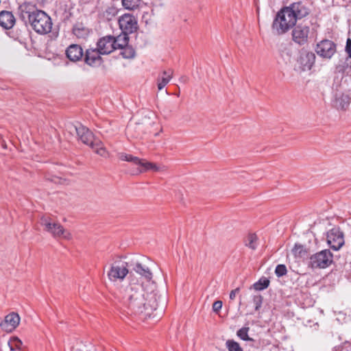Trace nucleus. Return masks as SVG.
Here are the masks:
<instances>
[{"instance_id":"obj_1","label":"nucleus","mask_w":351,"mask_h":351,"mask_svg":"<svg viewBox=\"0 0 351 351\" xmlns=\"http://www.w3.org/2000/svg\"><path fill=\"white\" fill-rule=\"evenodd\" d=\"M121 311L128 315H150L158 306L155 295L146 293L143 286L132 278L121 291Z\"/></svg>"},{"instance_id":"obj_2","label":"nucleus","mask_w":351,"mask_h":351,"mask_svg":"<svg viewBox=\"0 0 351 351\" xmlns=\"http://www.w3.org/2000/svg\"><path fill=\"white\" fill-rule=\"evenodd\" d=\"M310 9L304 1H300L280 9L272 23V29L277 35H282L293 28L298 19L308 16Z\"/></svg>"},{"instance_id":"obj_3","label":"nucleus","mask_w":351,"mask_h":351,"mask_svg":"<svg viewBox=\"0 0 351 351\" xmlns=\"http://www.w3.org/2000/svg\"><path fill=\"white\" fill-rule=\"evenodd\" d=\"M18 13L20 19L39 34H47L51 31V17L44 11L38 9L36 5L25 2L19 5Z\"/></svg>"},{"instance_id":"obj_4","label":"nucleus","mask_w":351,"mask_h":351,"mask_svg":"<svg viewBox=\"0 0 351 351\" xmlns=\"http://www.w3.org/2000/svg\"><path fill=\"white\" fill-rule=\"evenodd\" d=\"M66 130L71 135L76 134L79 140L84 144L89 145L97 154L106 157L108 152L102 141L96 138L88 128L80 123L76 124L69 123L66 126Z\"/></svg>"},{"instance_id":"obj_5","label":"nucleus","mask_w":351,"mask_h":351,"mask_svg":"<svg viewBox=\"0 0 351 351\" xmlns=\"http://www.w3.org/2000/svg\"><path fill=\"white\" fill-rule=\"evenodd\" d=\"M40 223L45 231L50 233L55 238L63 237L67 240L72 238L71 234L65 230L60 223L55 222L47 216H43L40 218Z\"/></svg>"},{"instance_id":"obj_6","label":"nucleus","mask_w":351,"mask_h":351,"mask_svg":"<svg viewBox=\"0 0 351 351\" xmlns=\"http://www.w3.org/2000/svg\"><path fill=\"white\" fill-rule=\"evenodd\" d=\"M315 55L304 49L300 50L293 64L294 70L298 72L309 71L315 64Z\"/></svg>"},{"instance_id":"obj_7","label":"nucleus","mask_w":351,"mask_h":351,"mask_svg":"<svg viewBox=\"0 0 351 351\" xmlns=\"http://www.w3.org/2000/svg\"><path fill=\"white\" fill-rule=\"evenodd\" d=\"M129 268H130V262L116 261L112 264L108 272V276L111 281L122 280L129 274Z\"/></svg>"},{"instance_id":"obj_8","label":"nucleus","mask_w":351,"mask_h":351,"mask_svg":"<svg viewBox=\"0 0 351 351\" xmlns=\"http://www.w3.org/2000/svg\"><path fill=\"white\" fill-rule=\"evenodd\" d=\"M332 263V254L329 250H324L310 257L309 265L312 268H326Z\"/></svg>"},{"instance_id":"obj_9","label":"nucleus","mask_w":351,"mask_h":351,"mask_svg":"<svg viewBox=\"0 0 351 351\" xmlns=\"http://www.w3.org/2000/svg\"><path fill=\"white\" fill-rule=\"evenodd\" d=\"M337 45L330 40H323L317 44L315 52L317 54L326 59H330L336 53Z\"/></svg>"},{"instance_id":"obj_10","label":"nucleus","mask_w":351,"mask_h":351,"mask_svg":"<svg viewBox=\"0 0 351 351\" xmlns=\"http://www.w3.org/2000/svg\"><path fill=\"white\" fill-rule=\"evenodd\" d=\"M326 239L328 245L334 250H339L344 245L343 232L339 228H333L329 230Z\"/></svg>"},{"instance_id":"obj_11","label":"nucleus","mask_w":351,"mask_h":351,"mask_svg":"<svg viewBox=\"0 0 351 351\" xmlns=\"http://www.w3.org/2000/svg\"><path fill=\"white\" fill-rule=\"evenodd\" d=\"M130 280L133 278L136 282L135 278L133 276V271L140 276V278L145 280L146 282H150L152 280L153 274L150 269L138 262L134 263L130 262Z\"/></svg>"},{"instance_id":"obj_12","label":"nucleus","mask_w":351,"mask_h":351,"mask_svg":"<svg viewBox=\"0 0 351 351\" xmlns=\"http://www.w3.org/2000/svg\"><path fill=\"white\" fill-rule=\"evenodd\" d=\"M119 25L122 33L126 34L136 32L138 28L136 19L130 14H125L119 19Z\"/></svg>"},{"instance_id":"obj_13","label":"nucleus","mask_w":351,"mask_h":351,"mask_svg":"<svg viewBox=\"0 0 351 351\" xmlns=\"http://www.w3.org/2000/svg\"><path fill=\"white\" fill-rule=\"evenodd\" d=\"M292 30L293 40L300 45H304L308 43V34L310 28L306 25H295Z\"/></svg>"},{"instance_id":"obj_14","label":"nucleus","mask_w":351,"mask_h":351,"mask_svg":"<svg viewBox=\"0 0 351 351\" xmlns=\"http://www.w3.org/2000/svg\"><path fill=\"white\" fill-rule=\"evenodd\" d=\"M113 36H106L100 38L97 43V49L101 55L109 54L116 49L114 47Z\"/></svg>"},{"instance_id":"obj_15","label":"nucleus","mask_w":351,"mask_h":351,"mask_svg":"<svg viewBox=\"0 0 351 351\" xmlns=\"http://www.w3.org/2000/svg\"><path fill=\"white\" fill-rule=\"evenodd\" d=\"M20 317L16 313H11L5 317L3 322L0 323V327L2 330L10 332L14 330L19 324Z\"/></svg>"},{"instance_id":"obj_16","label":"nucleus","mask_w":351,"mask_h":351,"mask_svg":"<svg viewBox=\"0 0 351 351\" xmlns=\"http://www.w3.org/2000/svg\"><path fill=\"white\" fill-rule=\"evenodd\" d=\"M101 54L96 49H88L84 54V62L90 66H99L102 62Z\"/></svg>"},{"instance_id":"obj_17","label":"nucleus","mask_w":351,"mask_h":351,"mask_svg":"<svg viewBox=\"0 0 351 351\" xmlns=\"http://www.w3.org/2000/svg\"><path fill=\"white\" fill-rule=\"evenodd\" d=\"M66 54L67 58L73 62L78 61L84 57L82 48L80 45L74 44L67 48Z\"/></svg>"},{"instance_id":"obj_18","label":"nucleus","mask_w":351,"mask_h":351,"mask_svg":"<svg viewBox=\"0 0 351 351\" xmlns=\"http://www.w3.org/2000/svg\"><path fill=\"white\" fill-rule=\"evenodd\" d=\"M15 23V18L12 13L9 11H1L0 12V25L6 29L13 27Z\"/></svg>"},{"instance_id":"obj_19","label":"nucleus","mask_w":351,"mask_h":351,"mask_svg":"<svg viewBox=\"0 0 351 351\" xmlns=\"http://www.w3.org/2000/svg\"><path fill=\"white\" fill-rule=\"evenodd\" d=\"M346 51L348 54V57L346 59L344 65L339 66L337 69L339 72H346L347 70H351V39L348 38L346 40Z\"/></svg>"},{"instance_id":"obj_20","label":"nucleus","mask_w":351,"mask_h":351,"mask_svg":"<svg viewBox=\"0 0 351 351\" xmlns=\"http://www.w3.org/2000/svg\"><path fill=\"white\" fill-rule=\"evenodd\" d=\"M173 71L171 69L163 71L158 78V88L162 90L170 81L173 76Z\"/></svg>"},{"instance_id":"obj_21","label":"nucleus","mask_w":351,"mask_h":351,"mask_svg":"<svg viewBox=\"0 0 351 351\" xmlns=\"http://www.w3.org/2000/svg\"><path fill=\"white\" fill-rule=\"evenodd\" d=\"M112 40L114 42V47L116 49H121L128 45L129 37L128 34L123 33L117 37L113 36Z\"/></svg>"},{"instance_id":"obj_22","label":"nucleus","mask_w":351,"mask_h":351,"mask_svg":"<svg viewBox=\"0 0 351 351\" xmlns=\"http://www.w3.org/2000/svg\"><path fill=\"white\" fill-rule=\"evenodd\" d=\"M73 33L77 38H84L88 35L89 30L82 23H77L73 26Z\"/></svg>"},{"instance_id":"obj_23","label":"nucleus","mask_w":351,"mask_h":351,"mask_svg":"<svg viewBox=\"0 0 351 351\" xmlns=\"http://www.w3.org/2000/svg\"><path fill=\"white\" fill-rule=\"evenodd\" d=\"M292 252L295 257L304 258L307 256V250L306 247L299 243H296L292 250Z\"/></svg>"},{"instance_id":"obj_24","label":"nucleus","mask_w":351,"mask_h":351,"mask_svg":"<svg viewBox=\"0 0 351 351\" xmlns=\"http://www.w3.org/2000/svg\"><path fill=\"white\" fill-rule=\"evenodd\" d=\"M121 50L120 55L125 59H131L135 56V50L131 45H128Z\"/></svg>"},{"instance_id":"obj_25","label":"nucleus","mask_w":351,"mask_h":351,"mask_svg":"<svg viewBox=\"0 0 351 351\" xmlns=\"http://www.w3.org/2000/svg\"><path fill=\"white\" fill-rule=\"evenodd\" d=\"M118 157L121 160L130 162L136 165H138V164L140 163V158L125 153H119Z\"/></svg>"},{"instance_id":"obj_26","label":"nucleus","mask_w":351,"mask_h":351,"mask_svg":"<svg viewBox=\"0 0 351 351\" xmlns=\"http://www.w3.org/2000/svg\"><path fill=\"white\" fill-rule=\"evenodd\" d=\"M249 330V327H243L237 332V335L242 340L254 341V339L248 336Z\"/></svg>"},{"instance_id":"obj_27","label":"nucleus","mask_w":351,"mask_h":351,"mask_svg":"<svg viewBox=\"0 0 351 351\" xmlns=\"http://www.w3.org/2000/svg\"><path fill=\"white\" fill-rule=\"evenodd\" d=\"M256 241L257 236L255 234H249L245 241V245L250 249L255 250L256 248Z\"/></svg>"},{"instance_id":"obj_28","label":"nucleus","mask_w":351,"mask_h":351,"mask_svg":"<svg viewBox=\"0 0 351 351\" xmlns=\"http://www.w3.org/2000/svg\"><path fill=\"white\" fill-rule=\"evenodd\" d=\"M141 0H122L123 6L128 10H134L137 8Z\"/></svg>"},{"instance_id":"obj_29","label":"nucleus","mask_w":351,"mask_h":351,"mask_svg":"<svg viewBox=\"0 0 351 351\" xmlns=\"http://www.w3.org/2000/svg\"><path fill=\"white\" fill-rule=\"evenodd\" d=\"M269 280L267 278H261L258 282L254 284V288L256 290L261 291L268 287Z\"/></svg>"},{"instance_id":"obj_30","label":"nucleus","mask_w":351,"mask_h":351,"mask_svg":"<svg viewBox=\"0 0 351 351\" xmlns=\"http://www.w3.org/2000/svg\"><path fill=\"white\" fill-rule=\"evenodd\" d=\"M22 346V341L18 337H13L8 342V346L11 351L15 349H20Z\"/></svg>"},{"instance_id":"obj_31","label":"nucleus","mask_w":351,"mask_h":351,"mask_svg":"<svg viewBox=\"0 0 351 351\" xmlns=\"http://www.w3.org/2000/svg\"><path fill=\"white\" fill-rule=\"evenodd\" d=\"M226 345L228 351H243L239 343L234 340H228Z\"/></svg>"},{"instance_id":"obj_32","label":"nucleus","mask_w":351,"mask_h":351,"mask_svg":"<svg viewBox=\"0 0 351 351\" xmlns=\"http://www.w3.org/2000/svg\"><path fill=\"white\" fill-rule=\"evenodd\" d=\"M118 13V10L116 8L113 7V6H111V7H108L106 11L104 12V16L108 19V20H111L114 16H115Z\"/></svg>"},{"instance_id":"obj_33","label":"nucleus","mask_w":351,"mask_h":351,"mask_svg":"<svg viewBox=\"0 0 351 351\" xmlns=\"http://www.w3.org/2000/svg\"><path fill=\"white\" fill-rule=\"evenodd\" d=\"M138 165L142 167V169L139 170V172L142 173L148 170H151L152 162H147L145 160L140 159V163H138Z\"/></svg>"},{"instance_id":"obj_34","label":"nucleus","mask_w":351,"mask_h":351,"mask_svg":"<svg viewBox=\"0 0 351 351\" xmlns=\"http://www.w3.org/2000/svg\"><path fill=\"white\" fill-rule=\"evenodd\" d=\"M287 273V267L285 265H278L275 269V274L278 277H282Z\"/></svg>"},{"instance_id":"obj_35","label":"nucleus","mask_w":351,"mask_h":351,"mask_svg":"<svg viewBox=\"0 0 351 351\" xmlns=\"http://www.w3.org/2000/svg\"><path fill=\"white\" fill-rule=\"evenodd\" d=\"M340 101V107L343 110H346L349 104V97L347 95H342L340 98L337 99Z\"/></svg>"},{"instance_id":"obj_36","label":"nucleus","mask_w":351,"mask_h":351,"mask_svg":"<svg viewBox=\"0 0 351 351\" xmlns=\"http://www.w3.org/2000/svg\"><path fill=\"white\" fill-rule=\"evenodd\" d=\"M253 302L255 304V310L258 311L263 303V297L261 295H254Z\"/></svg>"},{"instance_id":"obj_37","label":"nucleus","mask_w":351,"mask_h":351,"mask_svg":"<svg viewBox=\"0 0 351 351\" xmlns=\"http://www.w3.org/2000/svg\"><path fill=\"white\" fill-rule=\"evenodd\" d=\"M222 307V302L220 300L215 301L213 304V310L215 313H218Z\"/></svg>"},{"instance_id":"obj_38","label":"nucleus","mask_w":351,"mask_h":351,"mask_svg":"<svg viewBox=\"0 0 351 351\" xmlns=\"http://www.w3.org/2000/svg\"><path fill=\"white\" fill-rule=\"evenodd\" d=\"M240 291V289L239 288H236L235 289L231 291L230 293V299L233 300L235 297H236V295L238 294Z\"/></svg>"},{"instance_id":"obj_39","label":"nucleus","mask_w":351,"mask_h":351,"mask_svg":"<svg viewBox=\"0 0 351 351\" xmlns=\"http://www.w3.org/2000/svg\"><path fill=\"white\" fill-rule=\"evenodd\" d=\"M151 170L154 171H159L161 170V169L159 167H158L155 163L152 162Z\"/></svg>"},{"instance_id":"obj_40","label":"nucleus","mask_w":351,"mask_h":351,"mask_svg":"<svg viewBox=\"0 0 351 351\" xmlns=\"http://www.w3.org/2000/svg\"><path fill=\"white\" fill-rule=\"evenodd\" d=\"M289 49H285L284 51H282V53H285L288 56H289Z\"/></svg>"},{"instance_id":"obj_41","label":"nucleus","mask_w":351,"mask_h":351,"mask_svg":"<svg viewBox=\"0 0 351 351\" xmlns=\"http://www.w3.org/2000/svg\"><path fill=\"white\" fill-rule=\"evenodd\" d=\"M131 128H132V124L130 123V125H128L127 130L129 132L131 130Z\"/></svg>"},{"instance_id":"obj_42","label":"nucleus","mask_w":351,"mask_h":351,"mask_svg":"<svg viewBox=\"0 0 351 351\" xmlns=\"http://www.w3.org/2000/svg\"><path fill=\"white\" fill-rule=\"evenodd\" d=\"M182 80L184 81V82H186L187 78L186 77H182Z\"/></svg>"}]
</instances>
